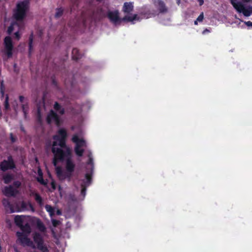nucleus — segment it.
Listing matches in <instances>:
<instances>
[{"mask_svg": "<svg viewBox=\"0 0 252 252\" xmlns=\"http://www.w3.org/2000/svg\"><path fill=\"white\" fill-rule=\"evenodd\" d=\"M52 151L54 155L53 164L55 167L57 176L60 180L63 179V128H60L58 133L53 137Z\"/></svg>", "mask_w": 252, "mask_h": 252, "instance_id": "nucleus-1", "label": "nucleus"}, {"mask_svg": "<svg viewBox=\"0 0 252 252\" xmlns=\"http://www.w3.org/2000/svg\"><path fill=\"white\" fill-rule=\"evenodd\" d=\"M29 0H24L17 4L16 9L14 12L13 16L16 21L12 23L8 27L7 32L10 34L17 29H22L24 27L23 19L29 10Z\"/></svg>", "mask_w": 252, "mask_h": 252, "instance_id": "nucleus-2", "label": "nucleus"}, {"mask_svg": "<svg viewBox=\"0 0 252 252\" xmlns=\"http://www.w3.org/2000/svg\"><path fill=\"white\" fill-rule=\"evenodd\" d=\"M72 158L73 154L71 149L64 143V162L65 163L64 180L68 179L70 180L74 171L75 164Z\"/></svg>", "mask_w": 252, "mask_h": 252, "instance_id": "nucleus-3", "label": "nucleus"}, {"mask_svg": "<svg viewBox=\"0 0 252 252\" xmlns=\"http://www.w3.org/2000/svg\"><path fill=\"white\" fill-rule=\"evenodd\" d=\"M107 16L110 21L115 25L120 24L122 21L132 22L133 24L134 20H140V18L136 14H134L132 16L126 15L122 19H121L119 17V12L118 10H115L114 11H109L107 13Z\"/></svg>", "mask_w": 252, "mask_h": 252, "instance_id": "nucleus-4", "label": "nucleus"}, {"mask_svg": "<svg viewBox=\"0 0 252 252\" xmlns=\"http://www.w3.org/2000/svg\"><path fill=\"white\" fill-rule=\"evenodd\" d=\"M65 198L67 201V204L65 208L64 216L66 218H70L76 213L78 202L76 197L73 194L65 195Z\"/></svg>", "mask_w": 252, "mask_h": 252, "instance_id": "nucleus-5", "label": "nucleus"}, {"mask_svg": "<svg viewBox=\"0 0 252 252\" xmlns=\"http://www.w3.org/2000/svg\"><path fill=\"white\" fill-rule=\"evenodd\" d=\"M82 105L78 104H73L70 103L67 105L65 104V96L64 95V115L69 113L73 117L79 116L82 112Z\"/></svg>", "mask_w": 252, "mask_h": 252, "instance_id": "nucleus-6", "label": "nucleus"}, {"mask_svg": "<svg viewBox=\"0 0 252 252\" xmlns=\"http://www.w3.org/2000/svg\"><path fill=\"white\" fill-rule=\"evenodd\" d=\"M16 224L18 226L23 233L30 234L31 232V228L30 224L27 222L22 216H16L14 218Z\"/></svg>", "mask_w": 252, "mask_h": 252, "instance_id": "nucleus-7", "label": "nucleus"}, {"mask_svg": "<svg viewBox=\"0 0 252 252\" xmlns=\"http://www.w3.org/2000/svg\"><path fill=\"white\" fill-rule=\"evenodd\" d=\"M60 115L57 112L51 110L47 118V121L48 124L54 123L58 126H60L62 123V119L61 115L63 114V110L60 111Z\"/></svg>", "mask_w": 252, "mask_h": 252, "instance_id": "nucleus-8", "label": "nucleus"}, {"mask_svg": "<svg viewBox=\"0 0 252 252\" xmlns=\"http://www.w3.org/2000/svg\"><path fill=\"white\" fill-rule=\"evenodd\" d=\"M17 232L16 233L17 236L18 237V240L23 246H28L32 248V249L35 248V246L33 242L31 240L30 238L28 237L29 234L26 233Z\"/></svg>", "mask_w": 252, "mask_h": 252, "instance_id": "nucleus-9", "label": "nucleus"}, {"mask_svg": "<svg viewBox=\"0 0 252 252\" xmlns=\"http://www.w3.org/2000/svg\"><path fill=\"white\" fill-rule=\"evenodd\" d=\"M92 180L91 174L86 173L85 174V179L82 180L81 184V194L83 196V198H84L86 195L87 188L92 183Z\"/></svg>", "mask_w": 252, "mask_h": 252, "instance_id": "nucleus-10", "label": "nucleus"}, {"mask_svg": "<svg viewBox=\"0 0 252 252\" xmlns=\"http://www.w3.org/2000/svg\"><path fill=\"white\" fill-rule=\"evenodd\" d=\"M4 54L7 56V58H9L12 56L13 45L12 40L10 37L6 36L4 38Z\"/></svg>", "mask_w": 252, "mask_h": 252, "instance_id": "nucleus-11", "label": "nucleus"}, {"mask_svg": "<svg viewBox=\"0 0 252 252\" xmlns=\"http://www.w3.org/2000/svg\"><path fill=\"white\" fill-rule=\"evenodd\" d=\"M0 169L5 171L8 169H11L15 167V164L12 157L9 156L7 160H4L0 164Z\"/></svg>", "mask_w": 252, "mask_h": 252, "instance_id": "nucleus-12", "label": "nucleus"}, {"mask_svg": "<svg viewBox=\"0 0 252 252\" xmlns=\"http://www.w3.org/2000/svg\"><path fill=\"white\" fill-rule=\"evenodd\" d=\"M235 8L239 13H242L245 16H250L252 12V7L246 8L242 3H239Z\"/></svg>", "mask_w": 252, "mask_h": 252, "instance_id": "nucleus-13", "label": "nucleus"}, {"mask_svg": "<svg viewBox=\"0 0 252 252\" xmlns=\"http://www.w3.org/2000/svg\"><path fill=\"white\" fill-rule=\"evenodd\" d=\"M154 5L158 8L160 13H165L167 12L168 8L165 3L162 0H153Z\"/></svg>", "mask_w": 252, "mask_h": 252, "instance_id": "nucleus-14", "label": "nucleus"}, {"mask_svg": "<svg viewBox=\"0 0 252 252\" xmlns=\"http://www.w3.org/2000/svg\"><path fill=\"white\" fill-rule=\"evenodd\" d=\"M76 84L75 76L73 75L71 77V80H69L68 81L66 79L64 80V90H65V88L68 87V85L69 86L70 91L75 90L76 88Z\"/></svg>", "mask_w": 252, "mask_h": 252, "instance_id": "nucleus-15", "label": "nucleus"}, {"mask_svg": "<svg viewBox=\"0 0 252 252\" xmlns=\"http://www.w3.org/2000/svg\"><path fill=\"white\" fill-rule=\"evenodd\" d=\"M3 191L7 196H14L18 193L17 189H15L11 186L5 187Z\"/></svg>", "mask_w": 252, "mask_h": 252, "instance_id": "nucleus-16", "label": "nucleus"}, {"mask_svg": "<svg viewBox=\"0 0 252 252\" xmlns=\"http://www.w3.org/2000/svg\"><path fill=\"white\" fill-rule=\"evenodd\" d=\"M72 141L76 144L75 147H82L86 146L85 141L83 139H80L76 134L73 136Z\"/></svg>", "mask_w": 252, "mask_h": 252, "instance_id": "nucleus-17", "label": "nucleus"}, {"mask_svg": "<svg viewBox=\"0 0 252 252\" xmlns=\"http://www.w3.org/2000/svg\"><path fill=\"white\" fill-rule=\"evenodd\" d=\"M132 2H125L123 7V11L126 14H129L133 10L134 6Z\"/></svg>", "mask_w": 252, "mask_h": 252, "instance_id": "nucleus-18", "label": "nucleus"}, {"mask_svg": "<svg viewBox=\"0 0 252 252\" xmlns=\"http://www.w3.org/2000/svg\"><path fill=\"white\" fill-rule=\"evenodd\" d=\"M140 15L144 18H149L153 15L150 11V10L146 6L142 7L140 10Z\"/></svg>", "mask_w": 252, "mask_h": 252, "instance_id": "nucleus-19", "label": "nucleus"}, {"mask_svg": "<svg viewBox=\"0 0 252 252\" xmlns=\"http://www.w3.org/2000/svg\"><path fill=\"white\" fill-rule=\"evenodd\" d=\"M83 56V54H81L79 49L77 48H74L72 50V59L74 61H78Z\"/></svg>", "mask_w": 252, "mask_h": 252, "instance_id": "nucleus-20", "label": "nucleus"}, {"mask_svg": "<svg viewBox=\"0 0 252 252\" xmlns=\"http://www.w3.org/2000/svg\"><path fill=\"white\" fill-rule=\"evenodd\" d=\"M37 248L38 250L42 251V252H48V249L46 246V245L44 243V241H42L39 243L37 244Z\"/></svg>", "mask_w": 252, "mask_h": 252, "instance_id": "nucleus-21", "label": "nucleus"}, {"mask_svg": "<svg viewBox=\"0 0 252 252\" xmlns=\"http://www.w3.org/2000/svg\"><path fill=\"white\" fill-rule=\"evenodd\" d=\"M33 238L34 242L37 244L43 241L41 235L38 233H35L33 234Z\"/></svg>", "mask_w": 252, "mask_h": 252, "instance_id": "nucleus-22", "label": "nucleus"}, {"mask_svg": "<svg viewBox=\"0 0 252 252\" xmlns=\"http://www.w3.org/2000/svg\"><path fill=\"white\" fill-rule=\"evenodd\" d=\"M45 208L46 210L49 213L50 217L52 218L55 214V209L49 205H46Z\"/></svg>", "mask_w": 252, "mask_h": 252, "instance_id": "nucleus-23", "label": "nucleus"}, {"mask_svg": "<svg viewBox=\"0 0 252 252\" xmlns=\"http://www.w3.org/2000/svg\"><path fill=\"white\" fill-rule=\"evenodd\" d=\"M81 147H78V146L75 147L74 151L75 154L78 157H82L84 152V150L83 149H81Z\"/></svg>", "mask_w": 252, "mask_h": 252, "instance_id": "nucleus-24", "label": "nucleus"}, {"mask_svg": "<svg viewBox=\"0 0 252 252\" xmlns=\"http://www.w3.org/2000/svg\"><path fill=\"white\" fill-rule=\"evenodd\" d=\"M87 164H91L92 165L91 171L89 173L91 174V175H92L93 169H94V165H93V159L91 157V154L89 155V160L87 162Z\"/></svg>", "mask_w": 252, "mask_h": 252, "instance_id": "nucleus-25", "label": "nucleus"}, {"mask_svg": "<svg viewBox=\"0 0 252 252\" xmlns=\"http://www.w3.org/2000/svg\"><path fill=\"white\" fill-rule=\"evenodd\" d=\"M63 14V9L62 8L57 9V11L55 14V17L58 18L61 17Z\"/></svg>", "mask_w": 252, "mask_h": 252, "instance_id": "nucleus-26", "label": "nucleus"}, {"mask_svg": "<svg viewBox=\"0 0 252 252\" xmlns=\"http://www.w3.org/2000/svg\"><path fill=\"white\" fill-rule=\"evenodd\" d=\"M33 38V34L32 33L29 38V53L30 54L31 53L32 51V43Z\"/></svg>", "mask_w": 252, "mask_h": 252, "instance_id": "nucleus-27", "label": "nucleus"}, {"mask_svg": "<svg viewBox=\"0 0 252 252\" xmlns=\"http://www.w3.org/2000/svg\"><path fill=\"white\" fill-rule=\"evenodd\" d=\"M3 204L5 206L8 208H10L11 210V213L14 212V210L11 208V205L10 204L9 202L6 199H4L3 200Z\"/></svg>", "mask_w": 252, "mask_h": 252, "instance_id": "nucleus-28", "label": "nucleus"}, {"mask_svg": "<svg viewBox=\"0 0 252 252\" xmlns=\"http://www.w3.org/2000/svg\"><path fill=\"white\" fill-rule=\"evenodd\" d=\"M97 13L99 14L100 18H102L105 16L103 9L101 7L97 8Z\"/></svg>", "mask_w": 252, "mask_h": 252, "instance_id": "nucleus-29", "label": "nucleus"}, {"mask_svg": "<svg viewBox=\"0 0 252 252\" xmlns=\"http://www.w3.org/2000/svg\"><path fill=\"white\" fill-rule=\"evenodd\" d=\"M34 199L35 201L39 204L42 205V199L41 197L38 194H35V196H34Z\"/></svg>", "mask_w": 252, "mask_h": 252, "instance_id": "nucleus-30", "label": "nucleus"}, {"mask_svg": "<svg viewBox=\"0 0 252 252\" xmlns=\"http://www.w3.org/2000/svg\"><path fill=\"white\" fill-rule=\"evenodd\" d=\"M22 110L24 114V117L25 118H26V115L28 111V106L27 104H23L22 105Z\"/></svg>", "mask_w": 252, "mask_h": 252, "instance_id": "nucleus-31", "label": "nucleus"}, {"mask_svg": "<svg viewBox=\"0 0 252 252\" xmlns=\"http://www.w3.org/2000/svg\"><path fill=\"white\" fill-rule=\"evenodd\" d=\"M12 179V176L10 175H5L4 177V181L5 184L9 183Z\"/></svg>", "mask_w": 252, "mask_h": 252, "instance_id": "nucleus-32", "label": "nucleus"}, {"mask_svg": "<svg viewBox=\"0 0 252 252\" xmlns=\"http://www.w3.org/2000/svg\"><path fill=\"white\" fill-rule=\"evenodd\" d=\"M38 227L40 231L41 232H44L46 230V228L42 223H38Z\"/></svg>", "mask_w": 252, "mask_h": 252, "instance_id": "nucleus-33", "label": "nucleus"}, {"mask_svg": "<svg viewBox=\"0 0 252 252\" xmlns=\"http://www.w3.org/2000/svg\"><path fill=\"white\" fill-rule=\"evenodd\" d=\"M10 139L12 143L16 142L17 139L16 136L14 135L12 133L10 134Z\"/></svg>", "mask_w": 252, "mask_h": 252, "instance_id": "nucleus-34", "label": "nucleus"}, {"mask_svg": "<svg viewBox=\"0 0 252 252\" xmlns=\"http://www.w3.org/2000/svg\"><path fill=\"white\" fill-rule=\"evenodd\" d=\"M71 223L69 221H67L65 224V230L66 231L71 229Z\"/></svg>", "mask_w": 252, "mask_h": 252, "instance_id": "nucleus-35", "label": "nucleus"}, {"mask_svg": "<svg viewBox=\"0 0 252 252\" xmlns=\"http://www.w3.org/2000/svg\"><path fill=\"white\" fill-rule=\"evenodd\" d=\"M230 0L231 4L233 5V6L234 7V8H235L237 7L236 5H238V4L239 3H241L240 2H236V1L237 0Z\"/></svg>", "mask_w": 252, "mask_h": 252, "instance_id": "nucleus-36", "label": "nucleus"}, {"mask_svg": "<svg viewBox=\"0 0 252 252\" xmlns=\"http://www.w3.org/2000/svg\"><path fill=\"white\" fill-rule=\"evenodd\" d=\"M204 19V14L203 12H202L197 17V21L198 22H202Z\"/></svg>", "mask_w": 252, "mask_h": 252, "instance_id": "nucleus-37", "label": "nucleus"}, {"mask_svg": "<svg viewBox=\"0 0 252 252\" xmlns=\"http://www.w3.org/2000/svg\"><path fill=\"white\" fill-rule=\"evenodd\" d=\"M51 185L52 189H50V191H53L56 188V184L54 182H52Z\"/></svg>", "mask_w": 252, "mask_h": 252, "instance_id": "nucleus-38", "label": "nucleus"}, {"mask_svg": "<svg viewBox=\"0 0 252 252\" xmlns=\"http://www.w3.org/2000/svg\"><path fill=\"white\" fill-rule=\"evenodd\" d=\"M52 224L54 226H57L59 225L60 221L54 219H52Z\"/></svg>", "mask_w": 252, "mask_h": 252, "instance_id": "nucleus-39", "label": "nucleus"}, {"mask_svg": "<svg viewBox=\"0 0 252 252\" xmlns=\"http://www.w3.org/2000/svg\"><path fill=\"white\" fill-rule=\"evenodd\" d=\"M14 187L16 188L15 189L18 188L21 186V182L19 181H15L13 184Z\"/></svg>", "mask_w": 252, "mask_h": 252, "instance_id": "nucleus-40", "label": "nucleus"}, {"mask_svg": "<svg viewBox=\"0 0 252 252\" xmlns=\"http://www.w3.org/2000/svg\"><path fill=\"white\" fill-rule=\"evenodd\" d=\"M4 107L6 109H8L9 108V104L8 102V97H6L5 100L4 101Z\"/></svg>", "mask_w": 252, "mask_h": 252, "instance_id": "nucleus-41", "label": "nucleus"}, {"mask_svg": "<svg viewBox=\"0 0 252 252\" xmlns=\"http://www.w3.org/2000/svg\"><path fill=\"white\" fill-rule=\"evenodd\" d=\"M27 203L24 201L21 202V206L22 208L24 209H26L27 208Z\"/></svg>", "mask_w": 252, "mask_h": 252, "instance_id": "nucleus-42", "label": "nucleus"}, {"mask_svg": "<svg viewBox=\"0 0 252 252\" xmlns=\"http://www.w3.org/2000/svg\"><path fill=\"white\" fill-rule=\"evenodd\" d=\"M67 137V131L66 129L64 128V142L65 144V139Z\"/></svg>", "mask_w": 252, "mask_h": 252, "instance_id": "nucleus-43", "label": "nucleus"}, {"mask_svg": "<svg viewBox=\"0 0 252 252\" xmlns=\"http://www.w3.org/2000/svg\"><path fill=\"white\" fill-rule=\"evenodd\" d=\"M35 194H37V193L35 192L34 190H31L30 191V195L33 196L34 197L35 196Z\"/></svg>", "mask_w": 252, "mask_h": 252, "instance_id": "nucleus-44", "label": "nucleus"}, {"mask_svg": "<svg viewBox=\"0 0 252 252\" xmlns=\"http://www.w3.org/2000/svg\"><path fill=\"white\" fill-rule=\"evenodd\" d=\"M15 37L17 39V40H19V38H20V34H19V31H16L15 33Z\"/></svg>", "mask_w": 252, "mask_h": 252, "instance_id": "nucleus-45", "label": "nucleus"}, {"mask_svg": "<svg viewBox=\"0 0 252 252\" xmlns=\"http://www.w3.org/2000/svg\"><path fill=\"white\" fill-rule=\"evenodd\" d=\"M60 106L59 105V104L57 102H56L54 105V108L56 110H58L60 109Z\"/></svg>", "mask_w": 252, "mask_h": 252, "instance_id": "nucleus-46", "label": "nucleus"}, {"mask_svg": "<svg viewBox=\"0 0 252 252\" xmlns=\"http://www.w3.org/2000/svg\"><path fill=\"white\" fill-rule=\"evenodd\" d=\"M245 24L248 27H252V22L249 21L245 22Z\"/></svg>", "mask_w": 252, "mask_h": 252, "instance_id": "nucleus-47", "label": "nucleus"}, {"mask_svg": "<svg viewBox=\"0 0 252 252\" xmlns=\"http://www.w3.org/2000/svg\"><path fill=\"white\" fill-rule=\"evenodd\" d=\"M38 182H39L42 185H45L46 184L45 182H44V181L43 180V179L42 178L38 179Z\"/></svg>", "mask_w": 252, "mask_h": 252, "instance_id": "nucleus-48", "label": "nucleus"}, {"mask_svg": "<svg viewBox=\"0 0 252 252\" xmlns=\"http://www.w3.org/2000/svg\"><path fill=\"white\" fill-rule=\"evenodd\" d=\"M63 238H69V235H68L67 232H66L64 231V236H63Z\"/></svg>", "mask_w": 252, "mask_h": 252, "instance_id": "nucleus-49", "label": "nucleus"}, {"mask_svg": "<svg viewBox=\"0 0 252 252\" xmlns=\"http://www.w3.org/2000/svg\"><path fill=\"white\" fill-rule=\"evenodd\" d=\"M25 98L24 96H19V99H20V101L21 102H23Z\"/></svg>", "mask_w": 252, "mask_h": 252, "instance_id": "nucleus-50", "label": "nucleus"}, {"mask_svg": "<svg viewBox=\"0 0 252 252\" xmlns=\"http://www.w3.org/2000/svg\"><path fill=\"white\" fill-rule=\"evenodd\" d=\"M198 2H199L200 6L202 5L203 4V3H204V0H198Z\"/></svg>", "mask_w": 252, "mask_h": 252, "instance_id": "nucleus-51", "label": "nucleus"}, {"mask_svg": "<svg viewBox=\"0 0 252 252\" xmlns=\"http://www.w3.org/2000/svg\"><path fill=\"white\" fill-rule=\"evenodd\" d=\"M56 213H57V214L58 215H60L62 214V212L60 210H57V211H56Z\"/></svg>", "mask_w": 252, "mask_h": 252, "instance_id": "nucleus-52", "label": "nucleus"}, {"mask_svg": "<svg viewBox=\"0 0 252 252\" xmlns=\"http://www.w3.org/2000/svg\"><path fill=\"white\" fill-rule=\"evenodd\" d=\"M206 32H209V31L207 29H206L205 30H204V31L203 32V33H205Z\"/></svg>", "mask_w": 252, "mask_h": 252, "instance_id": "nucleus-53", "label": "nucleus"}, {"mask_svg": "<svg viewBox=\"0 0 252 252\" xmlns=\"http://www.w3.org/2000/svg\"><path fill=\"white\" fill-rule=\"evenodd\" d=\"M198 21H197V19H196V20L194 21V25H197L198 24V23H197V22H198Z\"/></svg>", "mask_w": 252, "mask_h": 252, "instance_id": "nucleus-54", "label": "nucleus"}, {"mask_svg": "<svg viewBox=\"0 0 252 252\" xmlns=\"http://www.w3.org/2000/svg\"><path fill=\"white\" fill-rule=\"evenodd\" d=\"M71 130H73L75 129V126H72L71 127Z\"/></svg>", "mask_w": 252, "mask_h": 252, "instance_id": "nucleus-55", "label": "nucleus"}, {"mask_svg": "<svg viewBox=\"0 0 252 252\" xmlns=\"http://www.w3.org/2000/svg\"><path fill=\"white\" fill-rule=\"evenodd\" d=\"M244 1L248 2L250 0H243Z\"/></svg>", "mask_w": 252, "mask_h": 252, "instance_id": "nucleus-56", "label": "nucleus"}, {"mask_svg": "<svg viewBox=\"0 0 252 252\" xmlns=\"http://www.w3.org/2000/svg\"><path fill=\"white\" fill-rule=\"evenodd\" d=\"M102 0H96V1H98V2H100V1H101Z\"/></svg>", "mask_w": 252, "mask_h": 252, "instance_id": "nucleus-57", "label": "nucleus"}, {"mask_svg": "<svg viewBox=\"0 0 252 252\" xmlns=\"http://www.w3.org/2000/svg\"><path fill=\"white\" fill-rule=\"evenodd\" d=\"M38 115H40V112H39V109L38 110Z\"/></svg>", "mask_w": 252, "mask_h": 252, "instance_id": "nucleus-58", "label": "nucleus"}, {"mask_svg": "<svg viewBox=\"0 0 252 252\" xmlns=\"http://www.w3.org/2000/svg\"><path fill=\"white\" fill-rule=\"evenodd\" d=\"M16 252H20L19 251H18V250H16Z\"/></svg>", "mask_w": 252, "mask_h": 252, "instance_id": "nucleus-59", "label": "nucleus"}, {"mask_svg": "<svg viewBox=\"0 0 252 252\" xmlns=\"http://www.w3.org/2000/svg\"><path fill=\"white\" fill-rule=\"evenodd\" d=\"M59 189L60 190V189H61V187H60V186H59Z\"/></svg>", "mask_w": 252, "mask_h": 252, "instance_id": "nucleus-60", "label": "nucleus"}]
</instances>
